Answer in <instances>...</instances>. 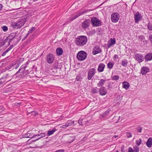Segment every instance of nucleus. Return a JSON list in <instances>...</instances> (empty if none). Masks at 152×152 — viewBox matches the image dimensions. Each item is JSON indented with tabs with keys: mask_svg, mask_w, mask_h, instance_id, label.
<instances>
[{
	"mask_svg": "<svg viewBox=\"0 0 152 152\" xmlns=\"http://www.w3.org/2000/svg\"><path fill=\"white\" fill-rule=\"evenodd\" d=\"M4 108L2 106H0V113L4 110Z\"/></svg>",
	"mask_w": 152,
	"mask_h": 152,
	"instance_id": "nucleus-47",
	"label": "nucleus"
},
{
	"mask_svg": "<svg viewBox=\"0 0 152 152\" xmlns=\"http://www.w3.org/2000/svg\"><path fill=\"white\" fill-rule=\"evenodd\" d=\"M91 22L94 27H99L102 25L101 21L95 17H93L91 18Z\"/></svg>",
	"mask_w": 152,
	"mask_h": 152,
	"instance_id": "nucleus-4",
	"label": "nucleus"
},
{
	"mask_svg": "<svg viewBox=\"0 0 152 152\" xmlns=\"http://www.w3.org/2000/svg\"><path fill=\"white\" fill-rule=\"evenodd\" d=\"M107 89L111 88L112 87V85L110 84V83H109L107 86Z\"/></svg>",
	"mask_w": 152,
	"mask_h": 152,
	"instance_id": "nucleus-44",
	"label": "nucleus"
},
{
	"mask_svg": "<svg viewBox=\"0 0 152 152\" xmlns=\"http://www.w3.org/2000/svg\"><path fill=\"white\" fill-rule=\"evenodd\" d=\"M86 12V11H85L83 12H79L77 14L75 15H73L71 17L69 18V20L71 21H72L77 18L78 17L82 15Z\"/></svg>",
	"mask_w": 152,
	"mask_h": 152,
	"instance_id": "nucleus-11",
	"label": "nucleus"
},
{
	"mask_svg": "<svg viewBox=\"0 0 152 152\" xmlns=\"http://www.w3.org/2000/svg\"><path fill=\"white\" fill-rule=\"evenodd\" d=\"M149 71V69L146 66L142 67L141 69V73L143 75L146 74Z\"/></svg>",
	"mask_w": 152,
	"mask_h": 152,
	"instance_id": "nucleus-18",
	"label": "nucleus"
},
{
	"mask_svg": "<svg viewBox=\"0 0 152 152\" xmlns=\"http://www.w3.org/2000/svg\"><path fill=\"white\" fill-rule=\"evenodd\" d=\"M145 60L147 61H151L152 60V53L147 54L145 56Z\"/></svg>",
	"mask_w": 152,
	"mask_h": 152,
	"instance_id": "nucleus-24",
	"label": "nucleus"
},
{
	"mask_svg": "<svg viewBox=\"0 0 152 152\" xmlns=\"http://www.w3.org/2000/svg\"><path fill=\"white\" fill-rule=\"evenodd\" d=\"M99 91V90H98L97 87H96L94 88H93L91 90V92L92 93H97Z\"/></svg>",
	"mask_w": 152,
	"mask_h": 152,
	"instance_id": "nucleus-33",
	"label": "nucleus"
},
{
	"mask_svg": "<svg viewBox=\"0 0 152 152\" xmlns=\"http://www.w3.org/2000/svg\"><path fill=\"white\" fill-rule=\"evenodd\" d=\"M19 67L18 65H17V66L15 67V69H17Z\"/></svg>",
	"mask_w": 152,
	"mask_h": 152,
	"instance_id": "nucleus-63",
	"label": "nucleus"
},
{
	"mask_svg": "<svg viewBox=\"0 0 152 152\" xmlns=\"http://www.w3.org/2000/svg\"><path fill=\"white\" fill-rule=\"evenodd\" d=\"M128 61L126 59H124L122 61L121 64L123 67H126L128 63Z\"/></svg>",
	"mask_w": 152,
	"mask_h": 152,
	"instance_id": "nucleus-25",
	"label": "nucleus"
},
{
	"mask_svg": "<svg viewBox=\"0 0 152 152\" xmlns=\"http://www.w3.org/2000/svg\"><path fill=\"white\" fill-rule=\"evenodd\" d=\"M74 140L73 139V140H71L70 141H69V143H71L72 142H73L74 141Z\"/></svg>",
	"mask_w": 152,
	"mask_h": 152,
	"instance_id": "nucleus-61",
	"label": "nucleus"
},
{
	"mask_svg": "<svg viewBox=\"0 0 152 152\" xmlns=\"http://www.w3.org/2000/svg\"><path fill=\"white\" fill-rule=\"evenodd\" d=\"M5 85V83H3L0 80V86H3Z\"/></svg>",
	"mask_w": 152,
	"mask_h": 152,
	"instance_id": "nucleus-52",
	"label": "nucleus"
},
{
	"mask_svg": "<svg viewBox=\"0 0 152 152\" xmlns=\"http://www.w3.org/2000/svg\"><path fill=\"white\" fill-rule=\"evenodd\" d=\"M139 38L140 40L141 41H143L145 39L144 36L142 35L139 36Z\"/></svg>",
	"mask_w": 152,
	"mask_h": 152,
	"instance_id": "nucleus-37",
	"label": "nucleus"
},
{
	"mask_svg": "<svg viewBox=\"0 0 152 152\" xmlns=\"http://www.w3.org/2000/svg\"><path fill=\"white\" fill-rule=\"evenodd\" d=\"M106 82V80L103 79H101L100 80L98 83L97 84L98 87H103L104 83Z\"/></svg>",
	"mask_w": 152,
	"mask_h": 152,
	"instance_id": "nucleus-23",
	"label": "nucleus"
},
{
	"mask_svg": "<svg viewBox=\"0 0 152 152\" xmlns=\"http://www.w3.org/2000/svg\"><path fill=\"white\" fill-rule=\"evenodd\" d=\"M67 127L68 126H66V124L65 125H63L61 126L62 128H65Z\"/></svg>",
	"mask_w": 152,
	"mask_h": 152,
	"instance_id": "nucleus-53",
	"label": "nucleus"
},
{
	"mask_svg": "<svg viewBox=\"0 0 152 152\" xmlns=\"http://www.w3.org/2000/svg\"><path fill=\"white\" fill-rule=\"evenodd\" d=\"M135 58L139 63H141L143 61V56L141 54H136Z\"/></svg>",
	"mask_w": 152,
	"mask_h": 152,
	"instance_id": "nucleus-16",
	"label": "nucleus"
},
{
	"mask_svg": "<svg viewBox=\"0 0 152 152\" xmlns=\"http://www.w3.org/2000/svg\"><path fill=\"white\" fill-rule=\"evenodd\" d=\"M101 52V49L99 46H95L94 48L92 53L94 55H96L98 53H100Z\"/></svg>",
	"mask_w": 152,
	"mask_h": 152,
	"instance_id": "nucleus-17",
	"label": "nucleus"
},
{
	"mask_svg": "<svg viewBox=\"0 0 152 152\" xmlns=\"http://www.w3.org/2000/svg\"><path fill=\"white\" fill-rule=\"evenodd\" d=\"M142 130V129L141 127L137 128V131L139 133H141V132Z\"/></svg>",
	"mask_w": 152,
	"mask_h": 152,
	"instance_id": "nucleus-42",
	"label": "nucleus"
},
{
	"mask_svg": "<svg viewBox=\"0 0 152 152\" xmlns=\"http://www.w3.org/2000/svg\"><path fill=\"white\" fill-rule=\"evenodd\" d=\"M125 146L124 145H123L121 147V152H125L124 150Z\"/></svg>",
	"mask_w": 152,
	"mask_h": 152,
	"instance_id": "nucleus-45",
	"label": "nucleus"
},
{
	"mask_svg": "<svg viewBox=\"0 0 152 152\" xmlns=\"http://www.w3.org/2000/svg\"><path fill=\"white\" fill-rule=\"evenodd\" d=\"M99 94L101 96H104L107 94V92L106 88L104 87H101L99 89Z\"/></svg>",
	"mask_w": 152,
	"mask_h": 152,
	"instance_id": "nucleus-15",
	"label": "nucleus"
},
{
	"mask_svg": "<svg viewBox=\"0 0 152 152\" xmlns=\"http://www.w3.org/2000/svg\"><path fill=\"white\" fill-rule=\"evenodd\" d=\"M96 69L95 68H91L90 69L88 72V80L91 79L92 77L96 73Z\"/></svg>",
	"mask_w": 152,
	"mask_h": 152,
	"instance_id": "nucleus-9",
	"label": "nucleus"
},
{
	"mask_svg": "<svg viewBox=\"0 0 152 152\" xmlns=\"http://www.w3.org/2000/svg\"><path fill=\"white\" fill-rule=\"evenodd\" d=\"M111 79L113 80H118L119 78V77L117 75H112Z\"/></svg>",
	"mask_w": 152,
	"mask_h": 152,
	"instance_id": "nucleus-31",
	"label": "nucleus"
},
{
	"mask_svg": "<svg viewBox=\"0 0 152 152\" xmlns=\"http://www.w3.org/2000/svg\"><path fill=\"white\" fill-rule=\"evenodd\" d=\"M0 10H2V7H3V6L1 4H0Z\"/></svg>",
	"mask_w": 152,
	"mask_h": 152,
	"instance_id": "nucleus-56",
	"label": "nucleus"
},
{
	"mask_svg": "<svg viewBox=\"0 0 152 152\" xmlns=\"http://www.w3.org/2000/svg\"><path fill=\"white\" fill-rule=\"evenodd\" d=\"M27 37H28L26 35L23 38V40H24L25 39H26Z\"/></svg>",
	"mask_w": 152,
	"mask_h": 152,
	"instance_id": "nucleus-59",
	"label": "nucleus"
},
{
	"mask_svg": "<svg viewBox=\"0 0 152 152\" xmlns=\"http://www.w3.org/2000/svg\"><path fill=\"white\" fill-rule=\"evenodd\" d=\"M142 18L141 14L138 12L136 13L134 15V22L136 23H137Z\"/></svg>",
	"mask_w": 152,
	"mask_h": 152,
	"instance_id": "nucleus-10",
	"label": "nucleus"
},
{
	"mask_svg": "<svg viewBox=\"0 0 152 152\" xmlns=\"http://www.w3.org/2000/svg\"><path fill=\"white\" fill-rule=\"evenodd\" d=\"M110 110H111L110 109H107L101 115V116L103 118H104L106 117L109 114Z\"/></svg>",
	"mask_w": 152,
	"mask_h": 152,
	"instance_id": "nucleus-26",
	"label": "nucleus"
},
{
	"mask_svg": "<svg viewBox=\"0 0 152 152\" xmlns=\"http://www.w3.org/2000/svg\"><path fill=\"white\" fill-rule=\"evenodd\" d=\"M83 121V119L82 118H80L79 119L78 122L79 124L80 125H82V121Z\"/></svg>",
	"mask_w": 152,
	"mask_h": 152,
	"instance_id": "nucleus-41",
	"label": "nucleus"
},
{
	"mask_svg": "<svg viewBox=\"0 0 152 152\" xmlns=\"http://www.w3.org/2000/svg\"><path fill=\"white\" fill-rule=\"evenodd\" d=\"M29 63V61H28L20 67V68L18 71L15 74V75H17L19 72L21 74L17 76V77L19 78H21L25 74H26V75H27L28 74V72H27L28 71H25V70L26 68L27 67Z\"/></svg>",
	"mask_w": 152,
	"mask_h": 152,
	"instance_id": "nucleus-3",
	"label": "nucleus"
},
{
	"mask_svg": "<svg viewBox=\"0 0 152 152\" xmlns=\"http://www.w3.org/2000/svg\"><path fill=\"white\" fill-rule=\"evenodd\" d=\"M149 39L151 42V43L152 44V34L150 35L149 37Z\"/></svg>",
	"mask_w": 152,
	"mask_h": 152,
	"instance_id": "nucleus-48",
	"label": "nucleus"
},
{
	"mask_svg": "<svg viewBox=\"0 0 152 152\" xmlns=\"http://www.w3.org/2000/svg\"><path fill=\"white\" fill-rule=\"evenodd\" d=\"M8 76V75L6 74V77H2L0 79V80L2 82V83H5V84L6 83H7V82L9 81V80H7V81L6 82H5V81L6 80V77Z\"/></svg>",
	"mask_w": 152,
	"mask_h": 152,
	"instance_id": "nucleus-28",
	"label": "nucleus"
},
{
	"mask_svg": "<svg viewBox=\"0 0 152 152\" xmlns=\"http://www.w3.org/2000/svg\"><path fill=\"white\" fill-rule=\"evenodd\" d=\"M57 55L60 56L62 55L63 53V51L61 48H57L56 50Z\"/></svg>",
	"mask_w": 152,
	"mask_h": 152,
	"instance_id": "nucleus-21",
	"label": "nucleus"
},
{
	"mask_svg": "<svg viewBox=\"0 0 152 152\" xmlns=\"http://www.w3.org/2000/svg\"><path fill=\"white\" fill-rule=\"evenodd\" d=\"M116 43L115 39V38L113 39L110 38L108 42V44L107 45L108 48H110L112 46L114 45Z\"/></svg>",
	"mask_w": 152,
	"mask_h": 152,
	"instance_id": "nucleus-13",
	"label": "nucleus"
},
{
	"mask_svg": "<svg viewBox=\"0 0 152 152\" xmlns=\"http://www.w3.org/2000/svg\"><path fill=\"white\" fill-rule=\"evenodd\" d=\"M81 78L80 76H77L76 78V80L77 81H80L81 80Z\"/></svg>",
	"mask_w": 152,
	"mask_h": 152,
	"instance_id": "nucleus-46",
	"label": "nucleus"
},
{
	"mask_svg": "<svg viewBox=\"0 0 152 152\" xmlns=\"http://www.w3.org/2000/svg\"><path fill=\"white\" fill-rule=\"evenodd\" d=\"M147 27L149 30L152 31V24L150 23V22L148 23Z\"/></svg>",
	"mask_w": 152,
	"mask_h": 152,
	"instance_id": "nucleus-35",
	"label": "nucleus"
},
{
	"mask_svg": "<svg viewBox=\"0 0 152 152\" xmlns=\"http://www.w3.org/2000/svg\"><path fill=\"white\" fill-rule=\"evenodd\" d=\"M42 130L40 131H36V133H35V138H36V137H38L36 139L32 140L31 142H35L42 138L45 137L46 136V134L42 132Z\"/></svg>",
	"mask_w": 152,
	"mask_h": 152,
	"instance_id": "nucleus-6",
	"label": "nucleus"
},
{
	"mask_svg": "<svg viewBox=\"0 0 152 152\" xmlns=\"http://www.w3.org/2000/svg\"><path fill=\"white\" fill-rule=\"evenodd\" d=\"M105 65L103 63L100 64L98 66L97 70L99 72H102L103 71Z\"/></svg>",
	"mask_w": 152,
	"mask_h": 152,
	"instance_id": "nucleus-19",
	"label": "nucleus"
},
{
	"mask_svg": "<svg viewBox=\"0 0 152 152\" xmlns=\"http://www.w3.org/2000/svg\"><path fill=\"white\" fill-rule=\"evenodd\" d=\"M73 124H74V121H72L71 120H69L66 123V126H68L72 125Z\"/></svg>",
	"mask_w": 152,
	"mask_h": 152,
	"instance_id": "nucleus-30",
	"label": "nucleus"
},
{
	"mask_svg": "<svg viewBox=\"0 0 152 152\" xmlns=\"http://www.w3.org/2000/svg\"><path fill=\"white\" fill-rule=\"evenodd\" d=\"M35 27H32L31 29H30L28 31L30 33V34L32 33L33 31L35 30Z\"/></svg>",
	"mask_w": 152,
	"mask_h": 152,
	"instance_id": "nucleus-39",
	"label": "nucleus"
},
{
	"mask_svg": "<svg viewBox=\"0 0 152 152\" xmlns=\"http://www.w3.org/2000/svg\"><path fill=\"white\" fill-rule=\"evenodd\" d=\"M142 142V140L141 139H140L138 140H136V144L138 146H139L141 144Z\"/></svg>",
	"mask_w": 152,
	"mask_h": 152,
	"instance_id": "nucleus-36",
	"label": "nucleus"
},
{
	"mask_svg": "<svg viewBox=\"0 0 152 152\" xmlns=\"http://www.w3.org/2000/svg\"><path fill=\"white\" fill-rule=\"evenodd\" d=\"M127 137H128L129 138L132 137V135L131 133H128V134Z\"/></svg>",
	"mask_w": 152,
	"mask_h": 152,
	"instance_id": "nucleus-51",
	"label": "nucleus"
},
{
	"mask_svg": "<svg viewBox=\"0 0 152 152\" xmlns=\"http://www.w3.org/2000/svg\"><path fill=\"white\" fill-rule=\"evenodd\" d=\"M119 19V15L117 12L113 13L111 17V19L112 22L113 23L117 22Z\"/></svg>",
	"mask_w": 152,
	"mask_h": 152,
	"instance_id": "nucleus-8",
	"label": "nucleus"
},
{
	"mask_svg": "<svg viewBox=\"0 0 152 152\" xmlns=\"http://www.w3.org/2000/svg\"><path fill=\"white\" fill-rule=\"evenodd\" d=\"M114 63L112 62H109L107 65V67L108 68L111 69L113 68V67L114 65Z\"/></svg>",
	"mask_w": 152,
	"mask_h": 152,
	"instance_id": "nucleus-32",
	"label": "nucleus"
},
{
	"mask_svg": "<svg viewBox=\"0 0 152 152\" xmlns=\"http://www.w3.org/2000/svg\"><path fill=\"white\" fill-rule=\"evenodd\" d=\"M87 53L84 51H81L79 52L77 55V59L80 61L84 60L87 57Z\"/></svg>",
	"mask_w": 152,
	"mask_h": 152,
	"instance_id": "nucleus-5",
	"label": "nucleus"
},
{
	"mask_svg": "<svg viewBox=\"0 0 152 152\" xmlns=\"http://www.w3.org/2000/svg\"><path fill=\"white\" fill-rule=\"evenodd\" d=\"M10 47L11 49H12V48L13 47V45H12Z\"/></svg>",
	"mask_w": 152,
	"mask_h": 152,
	"instance_id": "nucleus-62",
	"label": "nucleus"
},
{
	"mask_svg": "<svg viewBox=\"0 0 152 152\" xmlns=\"http://www.w3.org/2000/svg\"><path fill=\"white\" fill-rule=\"evenodd\" d=\"M23 137L31 138V139L35 138V133H31L28 132L23 135Z\"/></svg>",
	"mask_w": 152,
	"mask_h": 152,
	"instance_id": "nucleus-14",
	"label": "nucleus"
},
{
	"mask_svg": "<svg viewBox=\"0 0 152 152\" xmlns=\"http://www.w3.org/2000/svg\"><path fill=\"white\" fill-rule=\"evenodd\" d=\"M8 39H8V38H7L5 39H4V40L3 41H4V42H5V43H6V42H7V40H8Z\"/></svg>",
	"mask_w": 152,
	"mask_h": 152,
	"instance_id": "nucleus-57",
	"label": "nucleus"
},
{
	"mask_svg": "<svg viewBox=\"0 0 152 152\" xmlns=\"http://www.w3.org/2000/svg\"><path fill=\"white\" fill-rule=\"evenodd\" d=\"M26 20V18H21L16 22L12 23L11 25L13 28H20L24 25Z\"/></svg>",
	"mask_w": 152,
	"mask_h": 152,
	"instance_id": "nucleus-1",
	"label": "nucleus"
},
{
	"mask_svg": "<svg viewBox=\"0 0 152 152\" xmlns=\"http://www.w3.org/2000/svg\"><path fill=\"white\" fill-rule=\"evenodd\" d=\"M8 52L6 50L4 53H3L2 54V56H4Z\"/></svg>",
	"mask_w": 152,
	"mask_h": 152,
	"instance_id": "nucleus-50",
	"label": "nucleus"
},
{
	"mask_svg": "<svg viewBox=\"0 0 152 152\" xmlns=\"http://www.w3.org/2000/svg\"><path fill=\"white\" fill-rule=\"evenodd\" d=\"M5 44V43L4 41L2 42H1V45L2 46L4 45Z\"/></svg>",
	"mask_w": 152,
	"mask_h": 152,
	"instance_id": "nucleus-55",
	"label": "nucleus"
},
{
	"mask_svg": "<svg viewBox=\"0 0 152 152\" xmlns=\"http://www.w3.org/2000/svg\"><path fill=\"white\" fill-rule=\"evenodd\" d=\"M56 131V130L55 129H54L52 130L48 131L47 133V135L48 136H50L53 134Z\"/></svg>",
	"mask_w": 152,
	"mask_h": 152,
	"instance_id": "nucleus-29",
	"label": "nucleus"
},
{
	"mask_svg": "<svg viewBox=\"0 0 152 152\" xmlns=\"http://www.w3.org/2000/svg\"><path fill=\"white\" fill-rule=\"evenodd\" d=\"M128 152H134V150L131 147H129L128 148Z\"/></svg>",
	"mask_w": 152,
	"mask_h": 152,
	"instance_id": "nucleus-43",
	"label": "nucleus"
},
{
	"mask_svg": "<svg viewBox=\"0 0 152 152\" xmlns=\"http://www.w3.org/2000/svg\"><path fill=\"white\" fill-rule=\"evenodd\" d=\"M87 41L88 38L86 36H80L76 38L75 42L77 45L82 46L86 45Z\"/></svg>",
	"mask_w": 152,
	"mask_h": 152,
	"instance_id": "nucleus-2",
	"label": "nucleus"
},
{
	"mask_svg": "<svg viewBox=\"0 0 152 152\" xmlns=\"http://www.w3.org/2000/svg\"><path fill=\"white\" fill-rule=\"evenodd\" d=\"M2 28L3 31H6L8 30L7 27L6 26H4L2 27Z\"/></svg>",
	"mask_w": 152,
	"mask_h": 152,
	"instance_id": "nucleus-40",
	"label": "nucleus"
},
{
	"mask_svg": "<svg viewBox=\"0 0 152 152\" xmlns=\"http://www.w3.org/2000/svg\"><path fill=\"white\" fill-rule=\"evenodd\" d=\"M122 86L123 88H125L126 90L129 89L130 87V84L127 81H124L122 83Z\"/></svg>",
	"mask_w": 152,
	"mask_h": 152,
	"instance_id": "nucleus-20",
	"label": "nucleus"
},
{
	"mask_svg": "<svg viewBox=\"0 0 152 152\" xmlns=\"http://www.w3.org/2000/svg\"><path fill=\"white\" fill-rule=\"evenodd\" d=\"M30 33H29V32L28 31V33H27V34H26V36H27L28 37V36L29 35V34H30Z\"/></svg>",
	"mask_w": 152,
	"mask_h": 152,
	"instance_id": "nucleus-60",
	"label": "nucleus"
},
{
	"mask_svg": "<svg viewBox=\"0 0 152 152\" xmlns=\"http://www.w3.org/2000/svg\"><path fill=\"white\" fill-rule=\"evenodd\" d=\"M116 152H119V151H116Z\"/></svg>",
	"mask_w": 152,
	"mask_h": 152,
	"instance_id": "nucleus-64",
	"label": "nucleus"
},
{
	"mask_svg": "<svg viewBox=\"0 0 152 152\" xmlns=\"http://www.w3.org/2000/svg\"><path fill=\"white\" fill-rule=\"evenodd\" d=\"M64 149H60L57 150L56 152H64Z\"/></svg>",
	"mask_w": 152,
	"mask_h": 152,
	"instance_id": "nucleus-49",
	"label": "nucleus"
},
{
	"mask_svg": "<svg viewBox=\"0 0 152 152\" xmlns=\"http://www.w3.org/2000/svg\"><path fill=\"white\" fill-rule=\"evenodd\" d=\"M90 20L88 19L85 20L82 23V26L83 28L84 29L87 28L90 25Z\"/></svg>",
	"mask_w": 152,
	"mask_h": 152,
	"instance_id": "nucleus-12",
	"label": "nucleus"
},
{
	"mask_svg": "<svg viewBox=\"0 0 152 152\" xmlns=\"http://www.w3.org/2000/svg\"><path fill=\"white\" fill-rule=\"evenodd\" d=\"M14 89L13 87L11 86V87H9L5 90L4 92L6 93L10 92L12 91Z\"/></svg>",
	"mask_w": 152,
	"mask_h": 152,
	"instance_id": "nucleus-27",
	"label": "nucleus"
},
{
	"mask_svg": "<svg viewBox=\"0 0 152 152\" xmlns=\"http://www.w3.org/2000/svg\"><path fill=\"white\" fill-rule=\"evenodd\" d=\"M146 144L147 146L149 148H151L152 146V138H149Z\"/></svg>",
	"mask_w": 152,
	"mask_h": 152,
	"instance_id": "nucleus-22",
	"label": "nucleus"
},
{
	"mask_svg": "<svg viewBox=\"0 0 152 152\" xmlns=\"http://www.w3.org/2000/svg\"><path fill=\"white\" fill-rule=\"evenodd\" d=\"M46 59L48 64H51L55 60L54 56L53 54L49 53L46 56Z\"/></svg>",
	"mask_w": 152,
	"mask_h": 152,
	"instance_id": "nucleus-7",
	"label": "nucleus"
},
{
	"mask_svg": "<svg viewBox=\"0 0 152 152\" xmlns=\"http://www.w3.org/2000/svg\"><path fill=\"white\" fill-rule=\"evenodd\" d=\"M118 56L117 55H115L114 57V59H115L116 58H118Z\"/></svg>",
	"mask_w": 152,
	"mask_h": 152,
	"instance_id": "nucleus-54",
	"label": "nucleus"
},
{
	"mask_svg": "<svg viewBox=\"0 0 152 152\" xmlns=\"http://www.w3.org/2000/svg\"><path fill=\"white\" fill-rule=\"evenodd\" d=\"M11 49L9 47L6 50L8 52Z\"/></svg>",
	"mask_w": 152,
	"mask_h": 152,
	"instance_id": "nucleus-58",
	"label": "nucleus"
},
{
	"mask_svg": "<svg viewBox=\"0 0 152 152\" xmlns=\"http://www.w3.org/2000/svg\"><path fill=\"white\" fill-rule=\"evenodd\" d=\"M12 34H11L10 35V36L8 37V39L10 41L8 42V45H9L10 44V42L11 41H12L13 39L15 38V36H13V37L12 38H10L11 36H12Z\"/></svg>",
	"mask_w": 152,
	"mask_h": 152,
	"instance_id": "nucleus-34",
	"label": "nucleus"
},
{
	"mask_svg": "<svg viewBox=\"0 0 152 152\" xmlns=\"http://www.w3.org/2000/svg\"><path fill=\"white\" fill-rule=\"evenodd\" d=\"M134 152H139V148L137 146H135L134 148Z\"/></svg>",
	"mask_w": 152,
	"mask_h": 152,
	"instance_id": "nucleus-38",
	"label": "nucleus"
}]
</instances>
